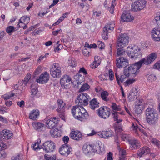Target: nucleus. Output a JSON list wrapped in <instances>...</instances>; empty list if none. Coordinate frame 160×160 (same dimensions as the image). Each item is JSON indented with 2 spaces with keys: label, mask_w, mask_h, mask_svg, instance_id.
Segmentation results:
<instances>
[{
  "label": "nucleus",
  "mask_w": 160,
  "mask_h": 160,
  "mask_svg": "<svg viewBox=\"0 0 160 160\" xmlns=\"http://www.w3.org/2000/svg\"><path fill=\"white\" fill-rule=\"evenodd\" d=\"M71 78L67 75L64 76L60 81V83L62 88H67L71 81Z\"/></svg>",
  "instance_id": "16"
},
{
  "label": "nucleus",
  "mask_w": 160,
  "mask_h": 160,
  "mask_svg": "<svg viewBox=\"0 0 160 160\" xmlns=\"http://www.w3.org/2000/svg\"><path fill=\"white\" fill-rule=\"evenodd\" d=\"M92 152L99 154H102L104 153L105 149L103 147H101L99 144L96 143L92 145Z\"/></svg>",
  "instance_id": "22"
},
{
  "label": "nucleus",
  "mask_w": 160,
  "mask_h": 160,
  "mask_svg": "<svg viewBox=\"0 0 160 160\" xmlns=\"http://www.w3.org/2000/svg\"><path fill=\"white\" fill-rule=\"evenodd\" d=\"M20 155L19 154L12 158V160H20Z\"/></svg>",
  "instance_id": "64"
},
{
  "label": "nucleus",
  "mask_w": 160,
  "mask_h": 160,
  "mask_svg": "<svg viewBox=\"0 0 160 160\" xmlns=\"http://www.w3.org/2000/svg\"><path fill=\"white\" fill-rule=\"evenodd\" d=\"M108 95V93L107 91H104L101 93V97L102 99L105 101L108 102L109 100L107 97Z\"/></svg>",
  "instance_id": "38"
},
{
  "label": "nucleus",
  "mask_w": 160,
  "mask_h": 160,
  "mask_svg": "<svg viewBox=\"0 0 160 160\" xmlns=\"http://www.w3.org/2000/svg\"><path fill=\"white\" fill-rule=\"evenodd\" d=\"M30 18L26 16H24L21 18V23L24 24H28L30 21Z\"/></svg>",
  "instance_id": "40"
},
{
  "label": "nucleus",
  "mask_w": 160,
  "mask_h": 160,
  "mask_svg": "<svg viewBox=\"0 0 160 160\" xmlns=\"http://www.w3.org/2000/svg\"><path fill=\"white\" fill-rule=\"evenodd\" d=\"M31 77V75L30 74H27L26 76L25 77L24 80H22L23 83L25 85H26V84L28 82L29 79Z\"/></svg>",
  "instance_id": "46"
},
{
  "label": "nucleus",
  "mask_w": 160,
  "mask_h": 160,
  "mask_svg": "<svg viewBox=\"0 0 160 160\" xmlns=\"http://www.w3.org/2000/svg\"><path fill=\"white\" fill-rule=\"evenodd\" d=\"M115 77L119 85H120V82H123L125 79L127 78L125 75H122L120 76V77L118 75L117 72H116L115 73Z\"/></svg>",
  "instance_id": "32"
},
{
  "label": "nucleus",
  "mask_w": 160,
  "mask_h": 160,
  "mask_svg": "<svg viewBox=\"0 0 160 160\" xmlns=\"http://www.w3.org/2000/svg\"><path fill=\"white\" fill-rule=\"evenodd\" d=\"M72 151V149L68 145L63 144L60 148L59 150L60 154L67 156Z\"/></svg>",
  "instance_id": "13"
},
{
  "label": "nucleus",
  "mask_w": 160,
  "mask_h": 160,
  "mask_svg": "<svg viewBox=\"0 0 160 160\" xmlns=\"http://www.w3.org/2000/svg\"><path fill=\"white\" fill-rule=\"evenodd\" d=\"M90 87L89 85L87 83H86L82 86L79 90V91L80 92H82L85 90H87Z\"/></svg>",
  "instance_id": "43"
},
{
  "label": "nucleus",
  "mask_w": 160,
  "mask_h": 160,
  "mask_svg": "<svg viewBox=\"0 0 160 160\" xmlns=\"http://www.w3.org/2000/svg\"><path fill=\"white\" fill-rule=\"evenodd\" d=\"M117 54L118 56H121L125 54V52L123 49L124 47H118L117 45Z\"/></svg>",
  "instance_id": "35"
},
{
  "label": "nucleus",
  "mask_w": 160,
  "mask_h": 160,
  "mask_svg": "<svg viewBox=\"0 0 160 160\" xmlns=\"http://www.w3.org/2000/svg\"><path fill=\"white\" fill-rule=\"evenodd\" d=\"M99 103L98 102L97 99H94L91 100L90 102V107L92 109H95V108L99 107Z\"/></svg>",
  "instance_id": "31"
},
{
  "label": "nucleus",
  "mask_w": 160,
  "mask_h": 160,
  "mask_svg": "<svg viewBox=\"0 0 160 160\" xmlns=\"http://www.w3.org/2000/svg\"><path fill=\"white\" fill-rule=\"evenodd\" d=\"M109 77L110 80H112L114 78V72L112 69L109 70Z\"/></svg>",
  "instance_id": "53"
},
{
  "label": "nucleus",
  "mask_w": 160,
  "mask_h": 160,
  "mask_svg": "<svg viewBox=\"0 0 160 160\" xmlns=\"http://www.w3.org/2000/svg\"><path fill=\"white\" fill-rule=\"evenodd\" d=\"M121 18L122 21L126 22H130L134 19V17L128 12L123 13L121 16Z\"/></svg>",
  "instance_id": "20"
},
{
  "label": "nucleus",
  "mask_w": 160,
  "mask_h": 160,
  "mask_svg": "<svg viewBox=\"0 0 160 160\" xmlns=\"http://www.w3.org/2000/svg\"><path fill=\"white\" fill-rule=\"evenodd\" d=\"M68 63L69 66L72 68L75 67L77 65L76 61H75L74 58H69Z\"/></svg>",
  "instance_id": "37"
},
{
  "label": "nucleus",
  "mask_w": 160,
  "mask_h": 160,
  "mask_svg": "<svg viewBox=\"0 0 160 160\" xmlns=\"http://www.w3.org/2000/svg\"><path fill=\"white\" fill-rule=\"evenodd\" d=\"M70 137L76 141H79L82 139V135L81 132L79 131H72L70 134Z\"/></svg>",
  "instance_id": "17"
},
{
  "label": "nucleus",
  "mask_w": 160,
  "mask_h": 160,
  "mask_svg": "<svg viewBox=\"0 0 160 160\" xmlns=\"http://www.w3.org/2000/svg\"><path fill=\"white\" fill-rule=\"evenodd\" d=\"M62 140L65 144H67L69 140V138L67 136H65L63 137Z\"/></svg>",
  "instance_id": "62"
},
{
  "label": "nucleus",
  "mask_w": 160,
  "mask_h": 160,
  "mask_svg": "<svg viewBox=\"0 0 160 160\" xmlns=\"http://www.w3.org/2000/svg\"><path fill=\"white\" fill-rule=\"evenodd\" d=\"M133 91L131 92L128 96V98L129 101H132L137 99L138 97L137 89L136 88L132 89Z\"/></svg>",
  "instance_id": "27"
},
{
  "label": "nucleus",
  "mask_w": 160,
  "mask_h": 160,
  "mask_svg": "<svg viewBox=\"0 0 160 160\" xmlns=\"http://www.w3.org/2000/svg\"><path fill=\"white\" fill-rule=\"evenodd\" d=\"M94 60L91 65V67L92 68H95L99 65L101 63V59L100 57L95 56Z\"/></svg>",
  "instance_id": "29"
},
{
  "label": "nucleus",
  "mask_w": 160,
  "mask_h": 160,
  "mask_svg": "<svg viewBox=\"0 0 160 160\" xmlns=\"http://www.w3.org/2000/svg\"><path fill=\"white\" fill-rule=\"evenodd\" d=\"M41 142V140H38L37 142H35L33 145V149L34 150H36L38 149L42 148L41 147L42 145H39V143Z\"/></svg>",
  "instance_id": "41"
},
{
  "label": "nucleus",
  "mask_w": 160,
  "mask_h": 160,
  "mask_svg": "<svg viewBox=\"0 0 160 160\" xmlns=\"http://www.w3.org/2000/svg\"><path fill=\"white\" fill-rule=\"evenodd\" d=\"M145 115L147 121L150 125L154 124L158 121V114L153 108H148L145 111Z\"/></svg>",
  "instance_id": "1"
},
{
  "label": "nucleus",
  "mask_w": 160,
  "mask_h": 160,
  "mask_svg": "<svg viewBox=\"0 0 160 160\" xmlns=\"http://www.w3.org/2000/svg\"><path fill=\"white\" fill-rule=\"evenodd\" d=\"M79 72H82L84 74L86 75L88 74L87 72L84 67H82L80 69Z\"/></svg>",
  "instance_id": "61"
},
{
  "label": "nucleus",
  "mask_w": 160,
  "mask_h": 160,
  "mask_svg": "<svg viewBox=\"0 0 160 160\" xmlns=\"http://www.w3.org/2000/svg\"><path fill=\"white\" fill-rule=\"evenodd\" d=\"M111 107L113 110L119 111L121 110L120 107L119 106H117L115 103H112Z\"/></svg>",
  "instance_id": "48"
},
{
  "label": "nucleus",
  "mask_w": 160,
  "mask_h": 160,
  "mask_svg": "<svg viewBox=\"0 0 160 160\" xmlns=\"http://www.w3.org/2000/svg\"><path fill=\"white\" fill-rule=\"evenodd\" d=\"M2 133L3 134L2 138L3 139H9L11 138L12 136V132L9 130H3Z\"/></svg>",
  "instance_id": "30"
},
{
  "label": "nucleus",
  "mask_w": 160,
  "mask_h": 160,
  "mask_svg": "<svg viewBox=\"0 0 160 160\" xmlns=\"http://www.w3.org/2000/svg\"><path fill=\"white\" fill-rule=\"evenodd\" d=\"M117 67L119 68H124L128 64V61L126 58L123 57L118 58L116 59Z\"/></svg>",
  "instance_id": "12"
},
{
  "label": "nucleus",
  "mask_w": 160,
  "mask_h": 160,
  "mask_svg": "<svg viewBox=\"0 0 160 160\" xmlns=\"http://www.w3.org/2000/svg\"><path fill=\"white\" fill-rule=\"evenodd\" d=\"M153 68L154 69H160V61L154 64Z\"/></svg>",
  "instance_id": "60"
},
{
  "label": "nucleus",
  "mask_w": 160,
  "mask_h": 160,
  "mask_svg": "<svg viewBox=\"0 0 160 160\" xmlns=\"http://www.w3.org/2000/svg\"><path fill=\"white\" fill-rule=\"evenodd\" d=\"M126 152L125 150L120 148L119 150V160H124Z\"/></svg>",
  "instance_id": "36"
},
{
  "label": "nucleus",
  "mask_w": 160,
  "mask_h": 160,
  "mask_svg": "<svg viewBox=\"0 0 160 160\" xmlns=\"http://www.w3.org/2000/svg\"><path fill=\"white\" fill-rule=\"evenodd\" d=\"M112 133L110 131H103L101 133V137L104 138H107L112 136Z\"/></svg>",
  "instance_id": "33"
},
{
  "label": "nucleus",
  "mask_w": 160,
  "mask_h": 160,
  "mask_svg": "<svg viewBox=\"0 0 160 160\" xmlns=\"http://www.w3.org/2000/svg\"><path fill=\"white\" fill-rule=\"evenodd\" d=\"M31 89L32 94L35 95L38 92L37 88L35 85L32 84L31 85Z\"/></svg>",
  "instance_id": "44"
},
{
  "label": "nucleus",
  "mask_w": 160,
  "mask_h": 160,
  "mask_svg": "<svg viewBox=\"0 0 160 160\" xmlns=\"http://www.w3.org/2000/svg\"><path fill=\"white\" fill-rule=\"evenodd\" d=\"M82 107L78 105L73 106L71 109V112L73 116L76 119H78V116H80L79 113L82 110Z\"/></svg>",
  "instance_id": "18"
},
{
  "label": "nucleus",
  "mask_w": 160,
  "mask_h": 160,
  "mask_svg": "<svg viewBox=\"0 0 160 160\" xmlns=\"http://www.w3.org/2000/svg\"><path fill=\"white\" fill-rule=\"evenodd\" d=\"M58 118L56 117L51 118L48 120L46 122V126L49 128H54L58 122Z\"/></svg>",
  "instance_id": "15"
},
{
  "label": "nucleus",
  "mask_w": 160,
  "mask_h": 160,
  "mask_svg": "<svg viewBox=\"0 0 160 160\" xmlns=\"http://www.w3.org/2000/svg\"><path fill=\"white\" fill-rule=\"evenodd\" d=\"M150 152L149 148L147 147H143L138 150L137 155L141 157L143 155L148 153Z\"/></svg>",
  "instance_id": "28"
},
{
  "label": "nucleus",
  "mask_w": 160,
  "mask_h": 160,
  "mask_svg": "<svg viewBox=\"0 0 160 160\" xmlns=\"http://www.w3.org/2000/svg\"><path fill=\"white\" fill-rule=\"evenodd\" d=\"M32 125L35 129L38 131H41L43 130L44 124L39 122H35L32 124Z\"/></svg>",
  "instance_id": "26"
},
{
  "label": "nucleus",
  "mask_w": 160,
  "mask_h": 160,
  "mask_svg": "<svg viewBox=\"0 0 160 160\" xmlns=\"http://www.w3.org/2000/svg\"><path fill=\"white\" fill-rule=\"evenodd\" d=\"M135 81V80L133 79H129L125 82V86H127L129 84L133 83Z\"/></svg>",
  "instance_id": "51"
},
{
  "label": "nucleus",
  "mask_w": 160,
  "mask_h": 160,
  "mask_svg": "<svg viewBox=\"0 0 160 160\" xmlns=\"http://www.w3.org/2000/svg\"><path fill=\"white\" fill-rule=\"evenodd\" d=\"M57 104L58 108L56 109L58 112H65V109L66 107L65 103L61 99H59L57 100Z\"/></svg>",
  "instance_id": "21"
},
{
  "label": "nucleus",
  "mask_w": 160,
  "mask_h": 160,
  "mask_svg": "<svg viewBox=\"0 0 160 160\" xmlns=\"http://www.w3.org/2000/svg\"><path fill=\"white\" fill-rule=\"evenodd\" d=\"M15 95V93L13 92H9L8 93L4 94L2 96V98L5 100L9 99L10 98L13 97Z\"/></svg>",
  "instance_id": "39"
},
{
  "label": "nucleus",
  "mask_w": 160,
  "mask_h": 160,
  "mask_svg": "<svg viewBox=\"0 0 160 160\" xmlns=\"http://www.w3.org/2000/svg\"><path fill=\"white\" fill-rule=\"evenodd\" d=\"M128 136L126 134H123L121 136L122 139L123 141L128 140L129 142V141L130 140Z\"/></svg>",
  "instance_id": "54"
},
{
  "label": "nucleus",
  "mask_w": 160,
  "mask_h": 160,
  "mask_svg": "<svg viewBox=\"0 0 160 160\" xmlns=\"http://www.w3.org/2000/svg\"><path fill=\"white\" fill-rule=\"evenodd\" d=\"M152 37L153 40L156 41L160 40V31L154 28L151 32Z\"/></svg>",
  "instance_id": "24"
},
{
  "label": "nucleus",
  "mask_w": 160,
  "mask_h": 160,
  "mask_svg": "<svg viewBox=\"0 0 160 160\" xmlns=\"http://www.w3.org/2000/svg\"><path fill=\"white\" fill-rule=\"evenodd\" d=\"M131 129L137 134L139 135V131L140 128L135 123H132Z\"/></svg>",
  "instance_id": "34"
},
{
  "label": "nucleus",
  "mask_w": 160,
  "mask_h": 160,
  "mask_svg": "<svg viewBox=\"0 0 160 160\" xmlns=\"http://www.w3.org/2000/svg\"><path fill=\"white\" fill-rule=\"evenodd\" d=\"M39 25V24H37L34 26H31L29 28H28L24 31V34H27L29 32L34 29L35 28H37Z\"/></svg>",
  "instance_id": "45"
},
{
  "label": "nucleus",
  "mask_w": 160,
  "mask_h": 160,
  "mask_svg": "<svg viewBox=\"0 0 160 160\" xmlns=\"http://www.w3.org/2000/svg\"><path fill=\"white\" fill-rule=\"evenodd\" d=\"M130 144V147L132 149H137L139 148L140 147L139 142L137 139H132L129 141Z\"/></svg>",
  "instance_id": "23"
},
{
  "label": "nucleus",
  "mask_w": 160,
  "mask_h": 160,
  "mask_svg": "<svg viewBox=\"0 0 160 160\" xmlns=\"http://www.w3.org/2000/svg\"><path fill=\"white\" fill-rule=\"evenodd\" d=\"M115 24L112 23L107 24L103 29V33L102 34V37L105 40L108 39V33L111 32L114 29Z\"/></svg>",
  "instance_id": "9"
},
{
  "label": "nucleus",
  "mask_w": 160,
  "mask_h": 160,
  "mask_svg": "<svg viewBox=\"0 0 160 160\" xmlns=\"http://www.w3.org/2000/svg\"><path fill=\"white\" fill-rule=\"evenodd\" d=\"M98 43V47L100 49H102L105 48V44L102 42L99 41Z\"/></svg>",
  "instance_id": "57"
},
{
  "label": "nucleus",
  "mask_w": 160,
  "mask_h": 160,
  "mask_svg": "<svg viewBox=\"0 0 160 160\" xmlns=\"http://www.w3.org/2000/svg\"><path fill=\"white\" fill-rule=\"evenodd\" d=\"M44 156V159L45 160H55L56 158H54L53 157L47 155V154H45Z\"/></svg>",
  "instance_id": "55"
},
{
  "label": "nucleus",
  "mask_w": 160,
  "mask_h": 160,
  "mask_svg": "<svg viewBox=\"0 0 160 160\" xmlns=\"http://www.w3.org/2000/svg\"><path fill=\"white\" fill-rule=\"evenodd\" d=\"M39 111L38 109L32 110L29 114V118L32 120H36L39 115Z\"/></svg>",
  "instance_id": "25"
},
{
  "label": "nucleus",
  "mask_w": 160,
  "mask_h": 160,
  "mask_svg": "<svg viewBox=\"0 0 160 160\" xmlns=\"http://www.w3.org/2000/svg\"><path fill=\"white\" fill-rule=\"evenodd\" d=\"M16 30V28L12 26H9L6 29V32L9 34Z\"/></svg>",
  "instance_id": "42"
},
{
  "label": "nucleus",
  "mask_w": 160,
  "mask_h": 160,
  "mask_svg": "<svg viewBox=\"0 0 160 160\" xmlns=\"http://www.w3.org/2000/svg\"><path fill=\"white\" fill-rule=\"evenodd\" d=\"M90 97L86 93H82L80 94L78 99L76 100V103L81 107H83V105H87L88 104V102L91 100Z\"/></svg>",
  "instance_id": "3"
},
{
  "label": "nucleus",
  "mask_w": 160,
  "mask_h": 160,
  "mask_svg": "<svg viewBox=\"0 0 160 160\" xmlns=\"http://www.w3.org/2000/svg\"><path fill=\"white\" fill-rule=\"evenodd\" d=\"M110 109L106 106L100 108L97 112L98 115L101 118L104 119L108 118L110 115Z\"/></svg>",
  "instance_id": "7"
},
{
  "label": "nucleus",
  "mask_w": 160,
  "mask_h": 160,
  "mask_svg": "<svg viewBox=\"0 0 160 160\" xmlns=\"http://www.w3.org/2000/svg\"><path fill=\"white\" fill-rule=\"evenodd\" d=\"M86 151V152H87L88 153L89 152H91V151L92 152L93 150V148H92V145H87L86 147L85 150Z\"/></svg>",
  "instance_id": "52"
},
{
  "label": "nucleus",
  "mask_w": 160,
  "mask_h": 160,
  "mask_svg": "<svg viewBox=\"0 0 160 160\" xmlns=\"http://www.w3.org/2000/svg\"><path fill=\"white\" fill-rule=\"evenodd\" d=\"M147 78L148 80L152 82L156 80V77L155 75L152 74H150L148 75Z\"/></svg>",
  "instance_id": "47"
},
{
  "label": "nucleus",
  "mask_w": 160,
  "mask_h": 160,
  "mask_svg": "<svg viewBox=\"0 0 160 160\" xmlns=\"http://www.w3.org/2000/svg\"><path fill=\"white\" fill-rule=\"evenodd\" d=\"M147 2L145 0H138L132 3V9L134 12H138L144 9L146 6Z\"/></svg>",
  "instance_id": "4"
},
{
  "label": "nucleus",
  "mask_w": 160,
  "mask_h": 160,
  "mask_svg": "<svg viewBox=\"0 0 160 160\" xmlns=\"http://www.w3.org/2000/svg\"><path fill=\"white\" fill-rule=\"evenodd\" d=\"M64 19L62 17H61L56 22L53 24L52 26H54L58 25Z\"/></svg>",
  "instance_id": "56"
},
{
  "label": "nucleus",
  "mask_w": 160,
  "mask_h": 160,
  "mask_svg": "<svg viewBox=\"0 0 160 160\" xmlns=\"http://www.w3.org/2000/svg\"><path fill=\"white\" fill-rule=\"evenodd\" d=\"M127 55L132 58H140L142 56L141 49L135 46L133 47H128L127 51Z\"/></svg>",
  "instance_id": "2"
},
{
  "label": "nucleus",
  "mask_w": 160,
  "mask_h": 160,
  "mask_svg": "<svg viewBox=\"0 0 160 160\" xmlns=\"http://www.w3.org/2000/svg\"><path fill=\"white\" fill-rule=\"evenodd\" d=\"M43 150L46 152H53L55 148V144L53 142L50 140L44 142L42 145Z\"/></svg>",
  "instance_id": "8"
},
{
  "label": "nucleus",
  "mask_w": 160,
  "mask_h": 160,
  "mask_svg": "<svg viewBox=\"0 0 160 160\" xmlns=\"http://www.w3.org/2000/svg\"><path fill=\"white\" fill-rule=\"evenodd\" d=\"M122 126L121 124H119L115 128V131L116 132H121L122 131Z\"/></svg>",
  "instance_id": "58"
},
{
  "label": "nucleus",
  "mask_w": 160,
  "mask_h": 160,
  "mask_svg": "<svg viewBox=\"0 0 160 160\" xmlns=\"http://www.w3.org/2000/svg\"><path fill=\"white\" fill-rule=\"evenodd\" d=\"M129 37L126 34H121L118 37L117 45L118 47H125L129 42Z\"/></svg>",
  "instance_id": "6"
},
{
  "label": "nucleus",
  "mask_w": 160,
  "mask_h": 160,
  "mask_svg": "<svg viewBox=\"0 0 160 160\" xmlns=\"http://www.w3.org/2000/svg\"><path fill=\"white\" fill-rule=\"evenodd\" d=\"M152 142L157 147H159L160 146V142L155 138H153L152 140Z\"/></svg>",
  "instance_id": "50"
},
{
  "label": "nucleus",
  "mask_w": 160,
  "mask_h": 160,
  "mask_svg": "<svg viewBox=\"0 0 160 160\" xmlns=\"http://www.w3.org/2000/svg\"><path fill=\"white\" fill-rule=\"evenodd\" d=\"M82 110L79 113L80 116H78L77 119L81 121L84 122L87 120L88 118L89 115L87 112L82 107Z\"/></svg>",
  "instance_id": "19"
},
{
  "label": "nucleus",
  "mask_w": 160,
  "mask_h": 160,
  "mask_svg": "<svg viewBox=\"0 0 160 160\" xmlns=\"http://www.w3.org/2000/svg\"><path fill=\"white\" fill-rule=\"evenodd\" d=\"M157 58V55L156 53H152L148 55L146 58H143L140 60V62L142 64L148 65L151 64Z\"/></svg>",
  "instance_id": "10"
},
{
  "label": "nucleus",
  "mask_w": 160,
  "mask_h": 160,
  "mask_svg": "<svg viewBox=\"0 0 160 160\" xmlns=\"http://www.w3.org/2000/svg\"><path fill=\"white\" fill-rule=\"evenodd\" d=\"M49 74L47 72H45L41 74L39 78L36 80V81L39 83H46L49 79Z\"/></svg>",
  "instance_id": "14"
},
{
  "label": "nucleus",
  "mask_w": 160,
  "mask_h": 160,
  "mask_svg": "<svg viewBox=\"0 0 160 160\" xmlns=\"http://www.w3.org/2000/svg\"><path fill=\"white\" fill-rule=\"evenodd\" d=\"M135 112L137 114H140L142 112V108L140 105H138L136 106Z\"/></svg>",
  "instance_id": "49"
},
{
  "label": "nucleus",
  "mask_w": 160,
  "mask_h": 160,
  "mask_svg": "<svg viewBox=\"0 0 160 160\" xmlns=\"http://www.w3.org/2000/svg\"><path fill=\"white\" fill-rule=\"evenodd\" d=\"M50 72L51 76L54 78L60 77L61 75V67L58 64H53L50 68Z\"/></svg>",
  "instance_id": "5"
},
{
  "label": "nucleus",
  "mask_w": 160,
  "mask_h": 160,
  "mask_svg": "<svg viewBox=\"0 0 160 160\" xmlns=\"http://www.w3.org/2000/svg\"><path fill=\"white\" fill-rule=\"evenodd\" d=\"M107 159L108 160H112V154L110 152H109L107 154Z\"/></svg>",
  "instance_id": "63"
},
{
  "label": "nucleus",
  "mask_w": 160,
  "mask_h": 160,
  "mask_svg": "<svg viewBox=\"0 0 160 160\" xmlns=\"http://www.w3.org/2000/svg\"><path fill=\"white\" fill-rule=\"evenodd\" d=\"M124 74L123 75H125L126 77H127L129 76L131 73L129 72V70L128 68L127 69H124Z\"/></svg>",
  "instance_id": "59"
},
{
  "label": "nucleus",
  "mask_w": 160,
  "mask_h": 160,
  "mask_svg": "<svg viewBox=\"0 0 160 160\" xmlns=\"http://www.w3.org/2000/svg\"><path fill=\"white\" fill-rule=\"evenodd\" d=\"M142 64L140 62V60L134 64L128 67L129 72L131 74L137 75L139 72V69L141 67Z\"/></svg>",
  "instance_id": "11"
}]
</instances>
